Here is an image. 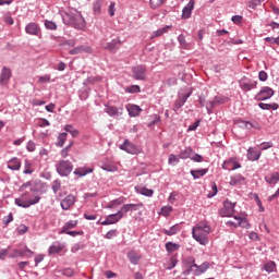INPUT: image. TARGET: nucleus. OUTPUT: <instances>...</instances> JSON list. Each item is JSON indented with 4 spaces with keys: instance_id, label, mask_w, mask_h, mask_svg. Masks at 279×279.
<instances>
[{
    "instance_id": "17",
    "label": "nucleus",
    "mask_w": 279,
    "mask_h": 279,
    "mask_svg": "<svg viewBox=\"0 0 279 279\" xmlns=\"http://www.w3.org/2000/svg\"><path fill=\"white\" fill-rule=\"evenodd\" d=\"M64 250V244L60 243L59 241H56L52 243V245L48 248L49 256H53V254H60Z\"/></svg>"
},
{
    "instance_id": "38",
    "label": "nucleus",
    "mask_w": 279,
    "mask_h": 279,
    "mask_svg": "<svg viewBox=\"0 0 279 279\" xmlns=\"http://www.w3.org/2000/svg\"><path fill=\"white\" fill-rule=\"evenodd\" d=\"M180 160H182L180 155L171 154L169 155V158H168V165L175 167L180 162Z\"/></svg>"
},
{
    "instance_id": "52",
    "label": "nucleus",
    "mask_w": 279,
    "mask_h": 279,
    "mask_svg": "<svg viewBox=\"0 0 279 279\" xmlns=\"http://www.w3.org/2000/svg\"><path fill=\"white\" fill-rule=\"evenodd\" d=\"M262 1L260 0H251L247 2V7L251 10H256V8H258V5H260Z\"/></svg>"
},
{
    "instance_id": "40",
    "label": "nucleus",
    "mask_w": 279,
    "mask_h": 279,
    "mask_svg": "<svg viewBox=\"0 0 279 279\" xmlns=\"http://www.w3.org/2000/svg\"><path fill=\"white\" fill-rule=\"evenodd\" d=\"M208 269H210V263H208V262L203 263L202 265L198 266V272L196 274V276L206 274V271H208Z\"/></svg>"
},
{
    "instance_id": "37",
    "label": "nucleus",
    "mask_w": 279,
    "mask_h": 279,
    "mask_svg": "<svg viewBox=\"0 0 279 279\" xmlns=\"http://www.w3.org/2000/svg\"><path fill=\"white\" fill-rule=\"evenodd\" d=\"M241 182H245V177L241 174L231 177V181H230L231 186H236V184H241Z\"/></svg>"
},
{
    "instance_id": "35",
    "label": "nucleus",
    "mask_w": 279,
    "mask_h": 279,
    "mask_svg": "<svg viewBox=\"0 0 279 279\" xmlns=\"http://www.w3.org/2000/svg\"><path fill=\"white\" fill-rule=\"evenodd\" d=\"M66 136H69L66 132L60 133L58 135L57 142H56L57 147H64V143H66Z\"/></svg>"
},
{
    "instance_id": "18",
    "label": "nucleus",
    "mask_w": 279,
    "mask_h": 279,
    "mask_svg": "<svg viewBox=\"0 0 279 279\" xmlns=\"http://www.w3.org/2000/svg\"><path fill=\"white\" fill-rule=\"evenodd\" d=\"M126 110L129 112V117H141V112L143 109L137 105H126Z\"/></svg>"
},
{
    "instance_id": "15",
    "label": "nucleus",
    "mask_w": 279,
    "mask_h": 279,
    "mask_svg": "<svg viewBox=\"0 0 279 279\" xmlns=\"http://www.w3.org/2000/svg\"><path fill=\"white\" fill-rule=\"evenodd\" d=\"M121 219H122V217L118 211L116 214H111V215L107 216V218L101 222V226H112V223H119V221H121Z\"/></svg>"
},
{
    "instance_id": "6",
    "label": "nucleus",
    "mask_w": 279,
    "mask_h": 279,
    "mask_svg": "<svg viewBox=\"0 0 279 279\" xmlns=\"http://www.w3.org/2000/svg\"><path fill=\"white\" fill-rule=\"evenodd\" d=\"M25 33L28 34V36H37V38H43V29L40 28V25L36 22H31L26 24Z\"/></svg>"
},
{
    "instance_id": "31",
    "label": "nucleus",
    "mask_w": 279,
    "mask_h": 279,
    "mask_svg": "<svg viewBox=\"0 0 279 279\" xmlns=\"http://www.w3.org/2000/svg\"><path fill=\"white\" fill-rule=\"evenodd\" d=\"M258 108H260V110H278L279 105L277 102H272V104L259 102Z\"/></svg>"
},
{
    "instance_id": "50",
    "label": "nucleus",
    "mask_w": 279,
    "mask_h": 279,
    "mask_svg": "<svg viewBox=\"0 0 279 279\" xmlns=\"http://www.w3.org/2000/svg\"><path fill=\"white\" fill-rule=\"evenodd\" d=\"M175 265H178V258L170 257L169 265L166 267L168 271H171V269H174Z\"/></svg>"
},
{
    "instance_id": "13",
    "label": "nucleus",
    "mask_w": 279,
    "mask_h": 279,
    "mask_svg": "<svg viewBox=\"0 0 279 279\" xmlns=\"http://www.w3.org/2000/svg\"><path fill=\"white\" fill-rule=\"evenodd\" d=\"M193 10H195V0H190V2L182 10L181 19L183 20L191 19V14H193Z\"/></svg>"
},
{
    "instance_id": "42",
    "label": "nucleus",
    "mask_w": 279,
    "mask_h": 279,
    "mask_svg": "<svg viewBox=\"0 0 279 279\" xmlns=\"http://www.w3.org/2000/svg\"><path fill=\"white\" fill-rule=\"evenodd\" d=\"M102 171H108L109 173H114L117 171H119V168L114 165H108L105 163L104 166H101Z\"/></svg>"
},
{
    "instance_id": "22",
    "label": "nucleus",
    "mask_w": 279,
    "mask_h": 279,
    "mask_svg": "<svg viewBox=\"0 0 279 279\" xmlns=\"http://www.w3.org/2000/svg\"><path fill=\"white\" fill-rule=\"evenodd\" d=\"M208 171H209L208 168H203V169L191 170L190 173L194 180H199L201 178H204V175H206Z\"/></svg>"
},
{
    "instance_id": "11",
    "label": "nucleus",
    "mask_w": 279,
    "mask_h": 279,
    "mask_svg": "<svg viewBox=\"0 0 279 279\" xmlns=\"http://www.w3.org/2000/svg\"><path fill=\"white\" fill-rule=\"evenodd\" d=\"M192 236L201 245H208V238L206 236V234L202 233L201 231H197L195 227L192 229Z\"/></svg>"
},
{
    "instance_id": "45",
    "label": "nucleus",
    "mask_w": 279,
    "mask_h": 279,
    "mask_svg": "<svg viewBox=\"0 0 279 279\" xmlns=\"http://www.w3.org/2000/svg\"><path fill=\"white\" fill-rule=\"evenodd\" d=\"M131 213L130 204H124L120 210H118V214H120V217H126V215Z\"/></svg>"
},
{
    "instance_id": "41",
    "label": "nucleus",
    "mask_w": 279,
    "mask_h": 279,
    "mask_svg": "<svg viewBox=\"0 0 279 279\" xmlns=\"http://www.w3.org/2000/svg\"><path fill=\"white\" fill-rule=\"evenodd\" d=\"M185 104H186L185 99H183L180 96L179 99L174 101L173 111L178 112V110H180V108H182V106H184Z\"/></svg>"
},
{
    "instance_id": "33",
    "label": "nucleus",
    "mask_w": 279,
    "mask_h": 279,
    "mask_svg": "<svg viewBox=\"0 0 279 279\" xmlns=\"http://www.w3.org/2000/svg\"><path fill=\"white\" fill-rule=\"evenodd\" d=\"M33 167H34V163H32V161H29L28 159H25L23 173L25 175H32V173H34V168Z\"/></svg>"
},
{
    "instance_id": "1",
    "label": "nucleus",
    "mask_w": 279,
    "mask_h": 279,
    "mask_svg": "<svg viewBox=\"0 0 279 279\" xmlns=\"http://www.w3.org/2000/svg\"><path fill=\"white\" fill-rule=\"evenodd\" d=\"M59 14L62 19V23L69 27H73L74 29H78L81 32L86 29V20L84 19V15H82V12L77 11V9L60 11Z\"/></svg>"
},
{
    "instance_id": "21",
    "label": "nucleus",
    "mask_w": 279,
    "mask_h": 279,
    "mask_svg": "<svg viewBox=\"0 0 279 279\" xmlns=\"http://www.w3.org/2000/svg\"><path fill=\"white\" fill-rule=\"evenodd\" d=\"M181 230H182V227L180 226V223H175L172 227H170L169 229H163L162 232L167 236H173V235L178 234V232H180Z\"/></svg>"
},
{
    "instance_id": "3",
    "label": "nucleus",
    "mask_w": 279,
    "mask_h": 279,
    "mask_svg": "<svg viewBox=\"0 0 279 279\" xmlns=\"http://www.w3.org/2000/svg\"><path fill=\"white\" fill-rule=\"evenodd\" d=\"M276 95L274 88L269 86H264L254 96L255 101H267V99H271Z\"/></svg>"
},
{
    "instance_id": "24",
    "label": "nucleus",
    "mask_w": 279,
    "mask_h": 279,
    "mask_svg": "<svg viewBox=\"0 0 279 279\" xmlns=\"http://www.w3.org/2000/svg\"><path fill=\"white\" fill-rule=\"evenodd\" d=\"M95 171L94 168H76L74 170V175H78V178H84V175H88V173H93Z\"/></svg>"
},
{
    "instance_id": "26",
    "label": "nucleus",
    "mask_w": 279,
    "mask_h": 279,
    "mask_svg": "<svg viewBox=\"0 0 279 279\" xmlns=\"http://www.w3.org/2000/svg\"><path fill=\"white\" fill-rule=\"evenodd\" d=\"M77 220H69L68 222H65V225L63 226L62 230L60 231V234H64V232H68L70 230H73V228H77Z\"/></svg>"
},
{
    "instance_id": "58",
    "label": "nucleus",
    "mask_w": 279,
    "mask_h": 279,
    "mask_svg": "<svg viewBox=\"0 0 279 279\" xmlns=\"http://www.w3.org/2000/svg\"><path fill=\"white\" fill-rule=\"evenodd\" d=\"M231 21L234 25H241V23H243V17L241 15H233Z\"/></svg>"
},
{
    "instance_id": "44",
    "label": "nucleus",
    "mask_w": 279,
    "mask_h": 279,
    "mask_svg": "<svg viewBox=\"0 0 279 279\" xmlns=\"http://www.w3.org/2000/svg\"><path fill=\"white\" fill-rule=\"evenodd\" d=\"M51 189H52L54 195L58 194V191H60V189H62V181H60V179H56L52 182Z\"/></svg>"
},
{
    "instance_id": "36",
    "label": "nucleus",
    "mask_w": 279,
    "mask_h": 279,
    "mask_svg": "<svg viewBox=\"0 0 279 279\" xmlns=\"http://www.w3.org/2000/svg\"><path fill=\"white\" fill-rule=\"evenodd\" d=\"M180 250V244L173 242L166 243V251L171 254L172 252H178Z\"/></svg>"
},
{
    "instance_id": "54",
    "label": "nucleus",
    "mask_w": 279,
    "mask_h": 279,
    "mask_svg": "<svg viewBox=\"0 0 279 279\" xmlns=\"http://www.w3.org/2000/svg\"><path fill=\"white\" fill-rule=\"evenodd\" d=\"M143 206H145L143 203L129 204L131 213H134V211L138 210L140 208H143Z\"/></svg>"
},
{
    "instance_id": "55",
    "label": "nucleus",
    "mask_w": 279,
    "mask_h": 279,
    "mask_svg": "<svg viewBox=\"0 0 279 279\" xmlns=\"http://www.w3.org/2000/svg\"><path fill=\"white\" fill-rule=\"evenodd\" d=\"M196 229V232H206V234H210V226H205V227H194Z\"/></svg>"
},
{
    "instance_id": "25",
    "label": "nucleus",
    "mask_w": 279,
    "mask_h": 279,
    "mask_svg": "<svg viewBox=\"0 0 279 279\" xmlns=\"http://www.w3.org/2000/svg\"><path fill=\"white\" fill-rule=\"evenodd\" d=\"M104 5V0H95L93 2V14L99 16L101 14V8Z\"/></svg>"
},
{
    "instance_id": "34",
    "label": "nucleus",
    "mask_w": 279,
    "mask_h": 279,
    "mask_svg": "<svg viewBox=\"0 0 279 279\" xmlns=\"http://www.w3.org/2000/svg\"><path fill=\"white\" fill-rule=\"evenodd\" d=\"M191 154H193V148L186 147L180 151L179 158H181V160H186L189 158L191 159Z\"/></svg>"
},
{
    "instance_id": "57",
    "label": "nucleus",
    "mask_w": 279,
    "mask_h": 279,
    "mask_svg": "<svg viewBox=\"0 0 279 279\" xmlns=\"http://www.w3.org/2000/svg\"><path fill=\"white\" fill-rule=\"evenodd\" d=\"M269 78V75L267 74V72L265 71H259L258 73V80L259 82H267V80Z\"/></svg>"
},
{
    "instance_id": "51",
    "label": "nucleus",
    "mask_w": 279,
    "mask_h": 279,
    "mask_svg": "<svg viewBox=\"0 0 279 279\" xmlns=\"http://www.w3.org/2000/svg\"><path fill=\"white\" fill-rule=\"evenodd\" d=\"M217 101H219V100H217V98H214V100H210L208 104L209 105H207V113L208 114H213V109L215 108V106H217Z\"/></svg>"
},
{
    "instance_id": "2",
    "label": "nucleus",
    "mask_w": 279,
    "mask_h": 279,
    "mask_svg": "<svg viewBox=\"0 0 279 279\" xmlns=\"http://www.w3.org/2000/svg\"><path fill=\"white\" fill-rule=\"evenodd\" d=\"M56 171L61 178H69L73 171V162L69 160H59L56 165Z\"/></svg>"
},
{
    "instance_id": "48",
    "label": "nucleus",
    "mask_w": 279,
    "mask_h": 279,
    "mask_svg": "<svg viewBox=\"0 0 279 279\" xmlns=\"http://www.w3.org/2000/svg\"><path fill=\"white\" fill-rule=\"evenodd\" d=\"M171 213H173V207L172 206H163V207H161V215L163 217H169V215H171Z\"/></svg>"
},
{
    "instance_id": "39",
    "label": "nucleus",
    "mask_w": 279,
    "mask_h": 279,
    "mask_svg": "<svg viewBox=\"0 0 279 279\" xmlns=\"http://www.w3.org/2000/svg\"><path fill=\"white\" fill-rule=\"evenodd\" d=\"M44 25L46 29H50L51 32H56V29H58V24L53 21L45 20Z\"/></svg>"
},
{
    "instance_id": "9",
    "label": "nucleus",
    "mask_w": 279,
    "mask_h": 279,
    "mask_svg": "<svg viewBox=\"0 0 279 279\" xmlns=\"http://www.w3.org/2000/svg\"><path fill=\"white\" fill-rule=\"evenodd\" d=\"M40 202V196L36 195L33 199L23 201L22 198H15V205L20 208H29V206H36Z\"/></svg>"
},
{
    "instance_id": "61",
    "label": "nucleus",
    "mask_w": 279,
    "mask_h": 279,
    "mask_svg": "<svg viewBox=\"0 0 279 279\" xmlns=\"http://www.w3.org/2000/svg\"><path fill=\"white\" fill-rule=\"evenodd\" d=\"M260 146H262V150L265 151L267 149H271V147H274V143H271V142H263L260 144Z\"/></svg>"
},
{
    "instance_id": "46",
    "label": "nucleus",
    "mask_w": 279,
    "mask_h": 279,
    "mask_svg": "<svg viewBox=\"0 0 279 279\" xmlns=\"http://www.w3.org/2000/svg\"><path fill=\"white\" fill-rule=\"evenodd\" d=\"M151 10H158L162 3H165V0H149Z\"/></svg>"
},
{
    "instance_id": "16",
    "label": "nucleus",
    "mask_w": 279,
    "mask_h": 279,
    "mask_svg": "<svg viewBox=\"0 0 279 279\" xmlns=\"http://www.w3.org/2000/svg\"><path fill=\"white\" fill-rule=\"evenodd\" d=\"M105 112H107L109 117H121V114H123V107L106 106Z\"/></svg>"
},
{
    "instance_id": "30",
    "label": "nucleus",
    "mask_w": 279,
    "mask_h": 279,
    "mask_svg": "<svg viewBox=\"0 0 279 279\" xmlns=\"http://www.w3.org/2000/svg\"><path fill=\"white\" fill-rule=\"evenodd\" d=\"M238 123H244L245 130H260L258 122H250L246 120H238Z\"/></svg>"
},
{
    "instance_id": "47",
    "label": "nucleus",
    "mask_w": 279,
    "mask_h": 279,
    "mask_svg": "<svg viewBox=\"0 0 279 279\" xmlns=\"http://www.w3.org/2000/svg\"><path fill=\"white\" fill-rule=\"evenodd\" d=\"M84 247H86V244H84L83 242H78L72 246L71 252L73 254H76V252H80V250H84Z\"/></svg>"
},
{
    "instance_id": "29",
    "label": "nucleus",
    "mask_w": 279,
    "mask_h": 279,
    "mask_svg": "<svg viewBox=\"0 0 279 279\" xmlns=\"http://www.w3.org/2000/svg\"><path fill=\"white\" fill-rule=\"evenodd\" d=\"M128 258L131 265H138V262L141 260V255L134 251H131L128 253Z\"/></svg>"
},
{
    "instance_id": "62",
    "label": "nucleus",
    "mask_w": 279,
    "mask_h": 279,
    "mask_svg": "<svg viewBox=\"0 0 279 279\" xmlns=\"http://www.w3.org/2000/svg\"><path fill=\"white\" fill-rule=\"evenodd\" d=\"M23 258V250H14L13 254H11V258Z\"/></svg>"
},
{
    "instance_id": "20",
    "label": "nucleus",
    "mask_w": 279,
    "mask_h": 279,
    "mask_svg": "<svg viewBox=\"0 0 279 279\" xmlns=\"http://www.w3.org/2000/svg\"><path fill=\"white\" fill-rule=\"evenodd\" d=\"M8 169L11 171H20L21 170V159L17 157H13L8 161Z\"/></svg>"
},
{
    "instance_id": "8",
    "label": "nucleus",
    "mask_w": 279,
    "mask_h": 279,
    "mask_svg": "<svg viewBox=\"0 0 279 279\" xmlns=\"http://www.w3.org/2000/svg\"><path fill=\"white\" fill-rule=\"evenodd\" d=\"M120 149H122V151H126V154H132V155H136L141 153V148H138V146L131 143L130 140H125L123 144L120 145Z\"/></svg>"
},
{
    "instance_id": "23",
    "label": "nucleus",
    "mask_w": 279,
    "mask_h": 279,
    "mask_svg": "<svg viewBox=\"0 0 279 279\" xmlns=\"http://www.w3.org/2000/svg\"><path fill=\"white\" fill-rule=\"evenodd\" d=\"M135 192L138 195H144V197H154V190L147 187L135 186Z\"/></svg>"
},
{
    "instance_id": "19",
    "label": "nucleus",
    "mask_w": 279,
    "mask_h": 279,
    "mask_svg": "<svg viewBox=\"0 0 279 279\" xmlns=\"http://www.w3.org/2000/svg\"><path fill=\"white\" fill-rule=\"evenodd\" d=\"M263 153L254 150L253 147H248L246 158L251 162H256V160L260 159Z\"/></svg>"
},
{
    "instance_id": "60",
    "label": "nucleus",
    "mask_w": 279,
    "mask_h": 279,
    "mask_svg": "<svg viewBox=\"0 0 279 279\" xmlns=\"http://www.w3.org/2000/svg\"><path fill=\"white\" fill-rule=\"evenodd\" d=\"M178 43L181 45V47H186V37L184 34H180L178 36Z\"/></svg>"
},
{
    "instance_id": "32",
    "label": "nucleus",
    "mask_w": 279,
    "mask_h": 279,
    "mask_svg": "<svg viewBox=\"0 0 279 279\" xmlns=\"http://www.w3.org/2000/svg\"><path fill=\"white\" fill-rule=\"evenodd\" d=\"M169 29H171V25H167L162 28H159V29L153 32L150 38H153V39L159 38V36H162V34H167V32H169Z\"/></svg>"
},
{
    "instance_id": "63",
    "label": "nucleus",
    "mask_w": 279,
    "mask_h": 279,
    "mask_svg": "<svg viewBox=\"0 0 279 279\" xmlns=\"http://www.w3.org/2000/svg\"><path fill=\"white\" fill-rule=\"evenodd\" d=\"M27 151H36V143L29 141L26 145Z\"/></svg>"
},
{
    "instance_id": "10",
    "label": "nucleus",
    "mask_w": 279,
    "mask_h": 279,
    "mask_svg": "<svg viewBox=\"0 0 279 279\" xmlns=\"http://www.w3.org/2000/svg\"><path fill=\"white\" fill-rule=\"evenodd\" d=\"M60 206L62 210H71L73 206H75V196L73 194H69L60 202Z\"/></svg>"
},
{
    "instance_id": "49",
    "label": "nucleus",
    "mask_w": 279,
    "mask_h": 279,
    "mask_svg": "<svg viewBox=\"0 0 279 279\" xmlns=\"http://www.w3.org/2000/svg\"><path fill=\"white\" fill-rule=\"evenodd\" d=\"M23 258H32L34 256V251L29 250V247L25 246L22 250Z\"/></svg>"
},
{
    "instance_id": "59",
    "label": "nucleus",
    "mask_w": 279,
    "mask_h": 279,
    "mask_svg": "<svg viewBox=\"0 0 279 279\" xmlns=\"http://www.w3.org/2000/svg\"><path fill=\"white\" fill-rule=\"evenodd\" d=\"M266 43H270V45H279V36L278 37H266Z\"/></svg>"
},
{
    "instance_id": "43",
    "label": "nucleus",
    "mask_w": 279,
    "mask_h": 279,
    "mask_svg": "<svg viewBox=\"0 0 279 279\" xmlns=\"http://www.w3.org/2000/svg\"><path fill=\"white\" fill-rule=\"evenodd\" d=\"M125 93H129L130 95H134L136 93H141V86L138 85H131L129 87H125Z\"/></svg>"
},
{
    "instance_id": "12",
    "label": "nucleus",
    "mask_w": 279,
    "mask_h": 279,
    "mask_svg": "<svg viewBox=\"0 0 279 279\" xmlns=\"http://www.w3.org/2000/svg\"><path fill=\"white\" fill-rule=\"evenodd\" d=\"M11 77H12V70L8 66H3L0 74V84L2 86H5V84L10 82Z\"/></svg>"
},
{
    "instance_id": "64",
    "label": "nucleus",
    "mask_w": 279,
    "mask_h": 279,
    "mask_svg": "<svg viewBox=\"0 0 279 279\" xmlns=\"http://www.w3.org/2000/svg\"><path fill=\"white\" fill-rule=\"evenodd\" d=\"M81 53H93V48L90 46H80Z\"/></svg>"
},
{
    "instance_id": "5",
    "label": "nucleus",
    "mask_w": 279,
    "mask_h": 279,
    "mask_svg": "<svg viewBox=\"0 0 279 279\" xmlns=\"http://www.w3.org/2000/svg\"><path fill=\"white\" fill-rule=\"evenodd\" d=\"M236 207V203L230 202V199L223 201V208L219 209V215L221 217H234V208Z\"/></svg>"
},
{
    "instance_id": "56",
    "label": "nucleus",
    "mask_w": 279,
    "mask_h": 279,
    "mask_svg": "<svg viewBox=\"0 0 279 279\" xmlns=\"http://www.w3.org/2000/svg\"><path fill=\"white\" fill-rule=\"evenodd\" d=\"M190 160H193V162H204V157L196 153L190 157Z\"/></svg>"
},
{
    "instance_id": "28",
    "label": "nucleus",
    "mask_w": 279,
    "mask_h": 279,
    "mask_svg": "<svg viewBox=\"0 0 279 279\" xmlns=\"http://www.w3.org/2000/svg\"><path fill=\"white\" fill-rule=\"evenodd\" d=\"M262 271H266L267 274H274L276 271V262L270 260L263 265Z\"/></svg>"
},
{
    "instance_id": "27",
    "label": "nucleus",
    "mask_w": 279,
    "mask_h": 279,
    "mask_svg": "<svg viewBox=\"0 0 279 279\" xmlns=\"http://www.w3.org/2000/svg\"><path fill=\"white\" fill-rule=\"evenodd\" d=\"M265 182L267 184H278L279 182V172H274L271 174H268L264 178Z\"/></svg>"
},
{
    "instance_id": "14",
    "label": "nucleus",
    "mask_w": 279,
    "mask_h": 279,
    "mask_svg": "<svg viewBox=\"0 0 279 279\" xmlns=\"http://www.w3.org/2000/svg\"><path fill=\"white\" fill-rule=\"evenodd\" d=\"M119 47H121V39L114 38L111 41L107 43L104 46V49H107V51H110V53H114L116 51H119Z\"/></svg>"
},
{
    "instance_id": "7",
    "label": "nucleus",
    "mask_w": 279,
    "mask_h": 279,
    "mask_svg": "<svg viewBox=\"0 0 279 279\" xmlns=\"http://www.w3.org/2000/svg\"><path fill=\"white\" fill-rule=\"evenodd\" d=\"M132 73H133V80H141L145 81L147 80V66L140 64L137 66L132 68Z\"/></svg>"
},
{
    "instance_id": "4",
    "label": "nucleus",
    "mask_w": 279,
    "mask_h": 279,
    "mask_svg": "<svg viewBox=\"0 0 279 279\" xmlns=\"http://www.w3.org/2000/svg\"><path fill=\"white\" fill-rule=\"evenodd\" d=\"M239 86L243 93H250V90H254L256 86H258V82L254 81L253 78H250L247 76H243L239 81Z\"/></svg>"
},
{
    "instance_id": "53",
    "label": "nucleus",
    "mask_w": 279,
    "mask_h": 279,
    "mask_svg": "<svg viewBox=\"0 0 279 279\" xmlns=\"http://www.w3.org/2000/svg\"><path fill=\"white\" fill-rule=\"evenodd\" d=\"M118 234H119V231L117 229H112L105 234V239H108V240L114 239V236H117Z\"/></svg>"
}]
</instances>
